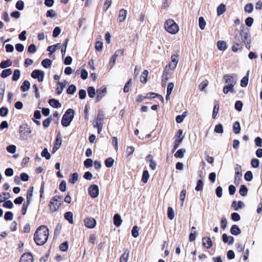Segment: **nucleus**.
Returning a JSON list of instances; mask_svg holds the SVG:
<instances>
[{"mask_svg":"<svg viewBox=\"0 0 262 262\" xmlns=\"http://www.w3.org/2000/svg\"><path fill=\"white\" fill-rule=\"evenodd\" d=\"M49 230L46 226L39 227L34 234V239L38 245L45 244L49 237Z\"/></svg>","mask_w":262,"mask_h":262,"instance_id":"1","label":"nucleus"},{"mask_svg":"<svg viewBox=\"0 0 262 262\" xmlns=\"http://www.w3.org/2000/svg\"><path fill=\"white\" fill-rule=\"evenodd\" d=\"M225 81V85L223 88V92L227 94L229 92L234 93V86L237 82L236 76L234 74H226L223 76Z\"/></svg>","mask_w":262,"mask_h":262,"instance_id":"2","label":"nucleus"},{"mask_svg":"<svg viewBox=\"0 0 262 262\" xmlns=\"http://www.w3.org/2000/svg\"><path fill=\"white\" fill-rule=\"evenodd\" d=\"M164 28L167 32L171 34H176L179 30V26L171 19L166 20L164 23Z\"/></svg>","mask_w":262,"mask_h":262,"instance_id":"3","label":"nucleus"},{"mask_svg":"<svg viewBox=\"0 0 262 262\" xmlns=\"http://www.w3.org/2000/svg\"><path fill=\"white\" fill-rule=\"evenodd\" d=\"M74 111L72 109L69 108L66 111L61 120V124L63 126L67 127L69 126L74 118Z\"/></svg>","mask_w":262,"mask_h":262,"instance_id":"4","label":"nucleus"},{"mask_svg":"<svg viewBox=\"0 0 262 262\" xmlns=\"http://www.w3.org/2000/svg\"><path fill=\"white\" fill-rule=\"evenodd\" d=\"M61 200V198L57 195L54 196L51 199L49 204V208L51 212H54L59 209L60 205L59 202Z\"/></svg>","mask_w":262,"mask_h":262,"instance_id":"5","label":"nucleus"},{"mask_svg":"<svg viewBox=\"0 0 262 262\" xmlns=\"http://www.w3.org/2000/svg\"><path fill=\"white\" fill-rule=\"evenodd\" d=\"M178 61V56L175 54L172 55L171 56V61L168 65L166 67L164 71H165L168 68L170 70H174L177 67Z\"/></svg>","mask_w":262,"mask_h":262,"instance_id":"6","label":"nucleus"},{"mask_svg":"<svg viewBox=\"0 0 262 262\" xmlns=\"http://www.w3.org/2000/svg\"><path fill=\"white\" fill-rule=\"evenodd\" d=\"M31 133V130L28 128L26 125H21L20 126V136L21 139L26 140L28 138V135Z\"/></svg>","mask_w":262,"mask_h":262,"instance_id":"7","label":"nucleus"},{"mask_svg":"<svg viewBox=\"0 0 262 262\" xmlns=\"http://www.w3.org/2000/svg\"><path fill=\"white\" fill-rule=\"evenodd\" d=\"M44 72L39 70H35L31 73L33 78H37L39 82H42L44 78Z\"/></svg>","mask_w":262,"mask_h":262,"instance_id":"8","label":"nucleus"},{"mask_svg":"<svg viewBox=\"0 0 262 262\" xmlns=\"http://www.w3.org/2000/svg\"><path fill=\"white\" fill-rule=\"evenodd\" d=\"M89 192L93 198H96L99 194V188L96 185H92L89 188Z\"/></svg>","mask_w":262,"mask_h":262,"instance_id":"9","label":"nucleus"},{"mask_svg":"<svg viewBox=\"0 0 262 262\" xmlns=\"http://www.w3.org/2000/svg\"><path fill=\"white\" fill-rule=\"evenodd\" d=\"M107 89L105 87H101L96 91V101H99L106 94Z\"/></svg>","mask_w":262,"mask_h":262,"instance_id":"10","label":"nucleus"},{"mask_svg":"<svg viewBox=\"0 0 262 262\" xmlns=\"http://www.w3.org/2000/svg\"><path fill=\"white\" fill-rule=\"evenodd\" d=\"M124 51L123 50H118L116 51L114 55L111 57L110 62L109 66L111 68H112L114 64H115L116 60L117 57L119 56V54L123 55Z\"/></svg>","mask_w":262,"mask_h":262,"instance_id":"11","label":"nucleus"},{"mask_svg":"<svg viewBox=\"0 0 262 262\" xmlns=\"http://www.w3.org/2000/svg\"><path fill=\"white\" fill-rule=\"evenodd\" d=\"M85 226L88 228H93L96 225V221L94 218L87 217L84 220Z\"/></svg>","mask_w":262,"mask_h":262,"instance_id":"12","label":"nucleus"},{"mask_svg":"<svg viewBox=\"0 0 262 262\" xmlns=\"http://www.w3.org/2000/svg\"><path fill=\"white\" fill-rule=\"evenodd\" d=\"M33 257L30 253H24L20 257L19 262H33Z\"/></svg>","mask_w":262,"mask_h":262,"instance_id":"13","label":"nucleus"},{"mask_svg":"<svg viewBox=\"0 0 262 262\" xmlns=\"http://www.w3.org/2000/svg\"><path fill=\"white\" fill-rule=\"evenodd\" d=\"M102 120H103V115L100 113L98 114L96 121V126L98 128V133H100L102 128Z\"/></svg>","mask_w":262,"mask_h":262,"instance_id":"14","label":"nucleus"},{"mask_svg":"<svg viewBox=\"0 0 262 262\" xmlns=\"http://www.w3.org/2000/svg\"><path fill=\"white\" fill-rule=\"evenodd\" d=\"M127 11L124 9H122L119 12V21L120 23L123 22L126 17Z\"/></svg>","mask_w":262,"mask_h":262,"instance_id":"15","label":"nucleus"},{"mask_svg":"<svg viewBox=\"0 0 262 262\" xmlns=\"http://www.w3.org/2000/svg\"><path fill=\"white\" fill-rule=\"evenodd\" d=\"M203 245L207 249H209L212 245V241L209 237H203L202 239Z\"/></svg>","mask_w":262,"mask_h":262,"instance_id":"16","label":"nucleus"},{"mask_svg":"<svg viewBox=\"0 0 262 262\" xmlns=\"http://www.w3.org/2000/svg\"><path fill=\"white\" fill-rule=\"evenodd\" d=\"M241 36L242 37V40L244 42L251 40L250 36L248 32L242 31L241 32Z\"/></svg>","mask_w":262,"mask_h":262,"instance_id":"17","label":"nucleus"},{"mask_svg":"<svg viewBox=\"0 0 262 262\" xmlns=\"http://www.w3.org/2000/svg\"><path fill=\"white\" fill-rule=\"evenodd\" d=\"M223 241L225 243L232 244L234 241V238L231 236H228L226 234H223Z\"/></svg>","mask_w":262,"mask_h":262,"instance_id":"18","label":"nucleus"},{"mask_svg":"<svg viewBox=\"0 0 262 262\" xmlns=\"http://www.w3.org/2000/svg\"><path fill=\"white\" fill-rule=\"evenodd\" d=\"M30 88V83L28 80H25L20 86V90L22 92L28 91Z\"/></svg>","mask_w":262,"mask_h":262,"instance_id":"19","label":"nucleus"},{"mask_svg":"<svg viewBox=\"0 0 262 262\" xmlns=\"http://www.w3.org/2000/svg\"><path fill=\"white\" fill-rule=\"evenodd\" d=\"M217 47L220 51H225L227 49L226 42L223 40H219L217 42Z\"/></svg>","mask_w":262,"mask_h":262,"instance_id":"20","label":"nucleus"},{"mask_svg":"<svg viewBox=\"0 0 262 262\" xmlns=\"http://www.w3.org/2000/svg\"><path fill=\"white\" fill-rule=\"evenodd\" d=\"M244 204L242 201H238L237 202L235 201H234L232 203V207L234 208L235 210H238L239 208H241L244 207Z\"/></svg>","mask_w":262,"mask_h":262,"instance_id":"21","label":"nucleus"},{"mask_svg":"<svg viewBox=\"0 0 262 262\" xmlns=\"http://www.w3.org/2000/svg\"><path fill=\"white\" fill-rule=\"evenodd\" d=\"M49 103L51 106L54 108H59L61 106V104L60 103L59 101L54 99H50Z\"/></svg>","mask_w":262,"mask_h":262,"instance_id":"22","label":"nucleus"},{"mask_svg":"<svg viewBox=\"0 0 262 262\" xmlns=\"http://www.w3.org/2000/svg\"><path fill=\"white\" fill-rule=\"evenodd\" d=\"M249 71H248L247 75L244 77L241 81V86L243 88L246 87L248 85L249 81Z\"/></svg>","mask_w":262,"mask_h":262,"instance_id":"23","label":"nucleus"},{"mask_svg":"<svg viewBox=\"0 0 262 262\" xmlns=\"http://www.w3.org/2000/svg\"><path fill=\"white\" fill-rule=\"evenodd\" d=\"M230 232L232 234L237 235L241 233V231L237 225H234L231 227Z\"/></svg>","mask_w":262,"mask_h":262,"instance_id":"24","label":"nucleus"},{"mask_svg":"<svg viewBox=\"0 0 262 262\" xmlns=\"http://www.w3.org/2000/svg\"><path fill=\"white\" fill-rule=\"evenodd\" d=\"M122 223V220L120 216L116 214L114 216V223L116 227H119Z\"/></svg>","mask_w":262,"mask_h":262,"instance_id":"25","label":"nucleus"},{"mask_svg":"<svg viewBox=\"0 0 262 262\" xmlns=\"http://www.w3.org/2000/svg\"><path fill=\"white\" fill-rule=\"evenodd\" d=\"M226 11V6L224 4H220L217 8V14L218 16H220L224 13Z\"/></svg>","mask_w":262,"mask_h":262,"instance_id":"26","label":"nucleus"},{"mask_svg":"<svg viewBox=\"0 0 262 262\" xmlns=\"http://www.w3.org/2000/svg\"><path fill=\"white\" fill-rule=\"evenodd\" d=\"M233 130L235 134H238L241 131V126L238 122L236 121L233 124Z\"/></svg>","mask_w":262,"mask_h":262,"instance_id":"27","label":"nucleus"},{"mask_svg":"<svg viewBox=\"0 0 262 262\" xmlns=\"http://www.w3.org/2000/svg\"><path fill=\"white\" fill-rule=\"evenodd\" d=\"M129 256V252L126 250L124 253L121 256L120 258V262H127Z\"/></svg>","mask_w":262,"mask_h":262,"instance_id":"28","label":"nucleus"},{"mask_svg":"<svg viewBox=\"0 0 262 262\" xmlns=\"http://www.w3.org/2000/svg\"><path fill=\"white\" fill-rule=\"evenodd\" d=\"M12 65V61L10 59L3 61L0 64V67L2 69H5Z\"/></svg>","mask_w":262,"mask_h":262,"instance_id":"29","label":"nucleus"},{"mask_svg":"<svg viewBox=\"0 0 262 262\" xmlns=\"http://www.w3.org/2000/svg\"><path fill=\"white\" fill-rule=\"evenodd\" d=\"M242 176V173L241 166L237 165L236 167L235 168V180H236L237 178L239 179Z\"/></svg>","mask_w":262,"mask_h":262,"instance_id":"30","label":"nucleus"},{"mask_svg":"<svg viewBox=\"0 0 262 262\" xmlns=\"http://www.w3.org/2000/svg\"><path fill=\"white\" fill-rule=\"evenodd\" d=\"M186 150L184 148L179 149L174 154V157L178 158H182L184 157Z\"/></svg>","mask_w":262,"mask_h":262,"instance_id":"31","label":"nucleus"},{"mask_svg":"<svg viewBox=\"0 0 262 262\" xmlns=\"http://www.w3.org/2000/svg\"><path fill=\"white\" fill-rule=\"evenodd\" d=\"M78 180V174L77 173H74L71 174L69 179V182L71 184H75Z\"/></svg>","mask_w":262,"mask_h":262,"instance_id":"32","label":"nucleus"},{"mask_svg":"<svg viewBox=\"0 0 262 262\" xmlns=\"http://www.w3.org/2000/svg\"><path fill=\"white\" fill-rule=\"evenodd\" d=\"M73 213L71 212H67L64 214V218L71 224L73 223Z\"/></svg>","mask_w":262,"mask_h":262,"instance_id":"33","label":"nucleus"},{"mask_svg":"<svg viewBox=\"0 0 262 262\" xmlns=\"http://www.w3.org/2000/svg\"><path fill=\"white\" fill-rule=\"evenodd\" d=\"M20 76V72L19 70L16 69L14 70L13 75L12 76V80L13 81H17Z\"/></svg>","mask_w":262,"mask_h":262,"instance_id":"34","label":"nucleus"},{"mask_svg":"<svg viewBox=\"0 0 262 262\" xmlns=\"http://www.w3.org/2000/svg\"><path fill=\"white\" fill-rule=\"evenodd\" d=\"M199 25L201 30H204L206 25V21L203 17H200L199 18Z\"/></svg>","mask_w":262,"mask_h":262,"instance_id":"35","label":"nucleus"},{"mask_svg":"<svg viewBox=\"0 0 262 262\" xmlns=\"http://www.w3.org/2000/svg\"><path fill=\"white\" fill-rule=\"evenodd\" d=\"M42 66L45 68H49L52 64V61L49 59H45L41 62Z\"/></svg>","mask_w":262,"mask_h":262,"instance_id":"36","label":"nucleus"},{"mask_svg":"<svg viewBox=\"0 0 262 262\" xmlns=\"http://www.w3.org/2000/svg\"><path fill=\"white\" fill-rule=\"evenodd\" d=\"M149 178V174L148 173V171L146 170H144L143 172L142 178V181L146 183L147 182Z\"/></svg>","mask_w":262,"mask_h":262,"instance_id":"37","label":"nucleus"},{"mask_svg":"<svg viewBox=\"0 0 262 262\" xmlns=\"http://www.w3.org/2000/svg\"><path fill=\"white\" fill-rule=\"evenodd\" d=\"M58 85H60V87H57V89H56V93L57 95H60L63 91V89H64V88L66 86V84L62 83V82H58Z\"/></svg>","mask_w":262,"mask_h":262,"instance_id":"38","label":"nucleus"},{"mask_svg":"<svg viewBox=\"0 0 262 262\" xmlns=\"http://www.w3.org/2000/svg\"><path fill=\"white\" fill-rule=\"evenodd\" d=\"M248 192V189L244 185H242L240 187L239 193L242 196H245Z\"/></svg>","mask_w":262,"mask_h":262,"instance_id":"39","label":"nucleus"},{"mask_svg":"<svg viewBox=\"0 0 262 262\" xmlns=\"http://www.w3.org/2000/svg\"><path fill=\"white\" fill-rule=\"evenodd\" d=\"M12 74V70L10 69L4 70L1 73V77L6 78Z\"/></svg>","mask_w":262,"mask_h":262,"instance_id":"40","label":"nucleus"},{"mask_svg":"<svg viewBox=\"0 0 262 262\" xmlns=\"http://www.w3.org/2000/svg\"><path fill=\"white\" fill-rule=\"evenodd\" d=\"M148 74V72L147 70H144L140 77V80L141 82L146 83L147 82V77Z\"/></svg>","mask_w":262,"mask_h":262,"instance_id":"41","label":"nucleus"},{"mask_svg":"<svg viewBox=\"0 0 262 262\" xmlns=\"http://www.w3.org/2000/svg\"><path fill=\"white\" fill-rule=\"evenodd\" d=\"M62 143V139L60 137L59 135H58L56 141L54 145V148H56V149H58L61 144Z\"/></svg>","mask_w":262,"mask_h":262,"instance_id":"42","label":"nucleus"},{"mask_svg":"<svg viewBox=\"0 0 262 262\" xmlns=\"http://www.w3.org/2000/svg\"><path fill=\"white\" fill-rule=\"evenodd\" d=\"M158 97L159 99L161 100L162 102L163 101V98L162 97V96L160 95H158L156 93H148L146 96V98H155V97Z\"/></svg>","mask_w":262,"mask_h":262,"instance_id":"43","label":"nucleus"},{"mask_svg":"<svg viewBox=\"0 0 262 262\" xmlns=\"http://www.w3.org/2000/svg\"><path fill=\"white\" fill-rule=\"evenodd\" d=\"M88 95L91 98H94L95 96V90L93 86H89L88 89Z\"/></svg>","mask_w":262,"mask_h":262,"instance_id":"44","label":"nucleus"},{"mask_svg":"<svg viewBox=\"0 0 262 262\" xmlns=\"http://www.w3.org/2000/svg\"><path fill=\"white\" fill-rule=\"evenodd\" d=\"M167 216L170 220H172L174 217V213L173 209L171 207H168L167 209Z\"/></svg>","mask_w":262,"mask_h":262,"instance_id":"45","label":"nucleus"},{"mask_svg":"<svg viewBox=\"0 0 262 262\" xmlns=\"http://www.w3.org/2000/svg\"><path fill=\"white\" fill-rule=\"evenodd\" d=\"M253 5L251 3H248L246 5L244 8V10L245 12L248 13H251L253 10Z\"/></svg>","mask_w":262,"mask_h":262,"instance_id":"46","label":"nucleus"},{"mask_svg":"<svg viewBox=\"0 0 262 262\" xmlns=\"http://www.w3.org/2000/svg\"><path fill=\"white\" fill-rule=\"evenodd\" d=\"M41 155L42 157H45L47 160H49L51 158V155L48 152V150L46 148L43 149L41 153Z\"/></svg>","mask_w":262,"mask_h":262,"instance_id":"47","label":"nucleus"},{"mask_svg":"<svg viewBox=\"0 0 262 262\" xmlns=\"http://www.w3.org/2000/svg\"><path fill=\"white\" fill-rule=\"evenodd\" d=\"M114 160L112 158H107L105 161V164L107 167H111L113 166Z\"/></svg>","mask_w":262,"mask_h":262,"instance_id":"48","label":"nucleus"},{"mask_svg":"<svg viewBox=\"0 0 262 262\" xmlns=\"http://www.w3.org/2000/svg\"><path fill=\"white\" fill-rule=\"evenodd\" d=\"M76 90V87L75 85L72 84L69 86L67 90V92L68 94H73Z\"/></svg>","mask_w":262,"mask_h":262,"instance_id":"49","label":"nucleus"},{"mask_svg":"<svg viewBox=\"0 0 262 262\" xmlns=\"http://www.w3.org/2000/svg\"><path fill=\"white\" fill-rule=\"evenodd\" d=\"M57 15L56 13L54 10L50 9L47 12L46 16L47 17L54 18Z\"/></svg>","mask_w":262,"mask_h":262,"instance_id":"50","label":"nucleus"},{"mask_svg":"<svg viewBox=\"0 0 262 262\" xmlns=\"http://www.w3.org/2000/svg\"><path fill=\"white\" fill-rule=\"evenodd\" d=\"M243 48V45L241 43H234L232 47V50L234 52H236L238 50L242 49Z\"/></svg>","mask_w":262,"mask_h":262,"instance_id":"51","label":"nucleus"},{"mask_svg":"<svg viewBox=\"0 0 262 262\" xmlns=\"http://www.w3.org/2000/svg\"><path fill=\"white\" fill-rule=\"evenodd\" d=\"M139 228L137 226H135L133 227L132 230V234L133 237H137L139 235Z\"/></svg>","mask_w":262,"mask_h":262,"instance_id":"52","label":"nucleus"},{"mask_svg":"<svg viewBox=\"0 0 262 262\" xmlns=\"http://www.w3.org/2000/svg\"><path fill=\"white\" fill-rule=\"evenodd\" d=\"M245 179L247 181H251L253 179V174L251 171H248L244 176Z\"/></svg>","mask_w":262,"mask_h":262,"instance_id":"53","label":"nucleus"},{"mask_svg":"<svg viewBox=\"0 0 262 262\" xmlns=\"http://www.w3.org/2000/svg\"><path fill=\"white\" fill-rule=\"evenodd\" d=\"M134 151H135V148L133 146H128L126 148V157H128L130 156L132 154H133Z\"/></svg>","mask_w":262,"mask_h":262,"instance_id":"54","label":"nucleus"},{"mask_svg":"<svg viewBox=\"0 0 262 262\" xmlns=\"http://www.w3.org/2000/svg\"><path fill=\"white\" fill-rule=\"evenodd\" d=\"M9 110L6 107H2L0 108V116L2 117H5L7 115Z\"/></svg>","mask_w":262,"mask_h":262,"instance_id":"55","label":"nucleus"},{"mask_svg":"<svg viewBox=\"0 0 262 262\" xmlns=\"http://www.w3.org/2000/svg\"><path fill=\"white\" fill-rule=\"evenodd\" d=\"M16 147L15 145H11L7 147V150L11 154H14L16 152Z\"/></svg>","mask_w":262,"mask_h":262,"instance_id":"56","label":"nucleus"},{"mask_svg":"<svg viewBox=\"0 0 262 262\" xmlns=\"http://www.w3.org/2000/svg\"><path fill=\"white\" fill-rule=\"evenodd\" d=\"M13 216V215L12 212L8 211L5 213L4 219L6 221L12 220Z\"/></svg>","mask_w":262,"mask_h":262,"instance_id":"57","label":"nucleus"},{"mask_svg":"<svg viewBox=\"0 0 262 262\" xmlns=\"http://www.w3.org/2000/svg\"><path fill=\"white\" fill-rule=\"evenodd\" d=\"M251 164L253 168H257L259 165V161L257 159H252L251 161Z\"/></svg>","mask_w":262,"mask_h":262,"instance_id":"58","label":"nucleus"},{"mask_svg":"<svg viewBox=\"0 0 262 262\" xmlns=\"http://www.w3.org/2000/svg\"><path fill=\"white\" fill-rule=\"evenodd\" d=\"M214 132L216 133L222 134L223 133V128L222 124H219L215 126Z\"/></svg>","mask_w":262,"mask_h":262,"instance_id":"59","label":"nucleus"},{"mask_svg":"<svg viewBox=\"0 0 262 262\" xmlns=\"http://www.w3.org/2000/svg\"><path fill=\"white\" fill-rule=\"evenodd\" d=\"M203 187V182L201 180H198L197 182V185L195 187V189L199 191L202 190Z\"/></svg>","mask_w":262,"mask_h":262,"instance_id":"60","label":"nucleus"},{"mask_svg":"<svg viewBox=\"0 0 262 262\" xmlns=\"http://www.w3.org/2000/svg\"><path fill=\"white\" fill-rule=\"evenodd\" d=\"M208 82L207 80L202 82L199 86V89L201 91H203L206 87L208 85Z\"/></svg>","mask_w":262,"mask_h":262,"instance_id":"61","label":"nucleus"},{"mask_svg":"<svg viewBox=\"0 0 262 262\" xmlns=\"http://www.w3.org/2000/svg\"><path fill=\"white\" fill-rule=\"evenodd\" d=\"M9 197L8 193L4 192L0 194V203L5 201Z\"/></svg>","mask_w":262,"mask_h":262,"instance_id":"62","label":"nucleus"},{"mask_svg":"<svg viewBox=\"0 0 262 262\" xmlns=\"http://www.w3.org/2000/svg\"><path fill=\"white\" fill-rule=\"evenodd\" d=\"M61 33V29L59 27H56L54 28L53 32V36L54 37H57Z\"/></svg>","mask_w":262,"mask_h":262,"instance_id":"63","label":"nucleus"},{"mask_svg":"<svg viewBox=\"0 0 262 262\" xmlns=\"http://www.w3.org/2000/svg\"><path fill=\"white\" fill-rule=\"evenodd\" d=\"M255 145L258 147H262V139L257 137L254 140Z\"/></svg>","mask_w":262,"mask_h":262,"instance_id":"64","label":"nucleus"}]
</instances>
